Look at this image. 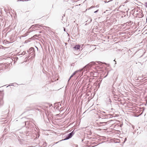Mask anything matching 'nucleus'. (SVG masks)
Wrapping results in <instances>:
<instances>
[{
  "label": "nucleus",
  "instance_id": "f257e3e1",
  "mask_svg": "<svg viewBox=\"0 0 147 147\" xmlns=\"http://www.w3.org/2000/svg\"><path fill=\"white\" fill-rule=\"evenodd\" d=\"M75 132L74 131L68 134L66 137V138L64 140H67L71 138L72 136L74 134Z\"/></svg>",
  "mask_w": 147,
  "mask_h": 147
},
{
  "label": "nucleus",
  "instance_id": "f03ea898",
  "mask_svg": "<svg viewBox=\"0 0 147 147\" xmlns=\"http://www.w3.org/2000/svg\"><path fill=\"white\" fill-rule=\"evenodd\" d=\"M92 63H89L87 65H86L82 69H82V71L84 70L85 71H87L88 69L89 68L91 67V65L92 64Z\"/></svg>",
  "mask_w": 147,
  "mask_h": 147
},
{
  "label": "nucleus",
  "instance_id": "7ed1b4c3",
  "mask_svg": "<svg viewBox=\"0 0 147 147\" xmlns=\"http://www.w3.org/2000/svg\"><path fill=\"white\" fill-rule=\"evenodd\" d=\"M41 25H39L38 24H36L35 25H32L31 26V28H33L34 27H35L36 28H39L40 27V26H41Z\"/></svg>",
  "mask_w": 147,
  "mask_h": 147
},
{
  "label": "nucleus",
  "instance_id": "20e7f679",
  "mask_svg": "<svg viewBox=\"0 0 147 147\" xmlns=\"http://www.w3.org/2000/svg\"><path fill=\"white\" fill-rule=\"evenodd\" d=\"M82 69H80L76 71L72 74L71 76L73 77L76 74V73H78V71H82Z\"/></svg>",
  "mask_w": 147,
  "mask_h": 147
},
{
  "label": "nucleus",
  "instance_id": "39448f33",
  "mask_svg": "<svg viewBox=\"0 0 147 147\" xmlns=\"http://www.w3.org/2000/svg\"><path fill=\"white\" fill-rule=\"evenodd\" d=\"M80 45H76L74 47V48L75 50H78L80 49Z\"/></svg>",
  "mask_w": 147,
  "mask_h": 147
},
{
  "label": "nucleus",
  "instance_id": "423d86ee",
  "mask_svg": "<svg viewBox=\"0 0 147 147\" xmlns=\"http://www.w3.org/2000/svg\"><path fill=\"white\" fill-rule=\"evenodd\" d=\"M30 50L31 51H32V52H33L34 50V48H31L30 49Z\"/></svg>",
  "mask_w": 147,
  "mask_h": 147
},
{
  "label": "nucleus",
  "instance_id": "0eeeda50",
  "mask_svg": "<svg viewBox=\"0 0 147 147\" xmlns=\"http://www.w3.org/2000/svg\"><path fill=\"white\" fill-rule=\"evenodd\" d=\"M92 64L91 65V66H92L93 65H94L95 64V62H91L90 63H92Z\"/></svg>",
  "mask_w": 147,
  "mask_h": 147
},
{
  "label": "nucleus",
  "instance_id": "6e6552de",
  "mask_svg": "<svg viewBox=\"0 0 147 147\" xmlns=\"http://www.w3.org/2000/svg\"><path fill=\"white\" fill-rule=\"evenodd\" d=\"M107 119V118H104V119H103V120H103V121H106V120Z\"/></svg>",
  "mask_w": 147,
  "mask_h": 147
},
{
  "label": "nucleus",
  "instance_id": "1a4fd4ad",
  "mask_svg": "<svg viewBox=\"0 0 147 147\" xmlns=\"http://www.w3.org/2000/svg\"><path fill=\"white\" fill-rule=\"evenodd\" d=\"M73 146L74 147H78V145H74Z\"/></svg>",
  "mask_w": 147,
  "mask_h": 147
},
{
  "label": "nucleus",
  "instance_id": "9d476101",
  "mask_svg": "<svg viewBox=\"0 0 147 147\" xmlns=\"http://www.w3.org/2000/svg\"><path fill=\"white\" fill-rule=\"evenodd\" d=\"M25 52H23L22 53V54L23 55H25Z\"/></svg>",
  "mask_w": 147,
  "mask_h": 147
},
{
  "label": "nucleus",
  "instance_id": "9b49d317",
  "mask_svg": "<svg viewBox=\"0 0 147 147\" xmlns=\"http://www.w3.org/2000/svg\"><path fill=\"white\" fill-rule=\"evenodd\" d=\"M100 123L101 124H102V123H106V122H101Z\"/></svg>",
  "mask_w": 147,
  "mask_h": 147
},
{
  "label": "nucleus",
  "instance_id": "f8f14e48",
  "mask_svg": "<svg viewBox=\"0 0 147 147\" xmlns=\"http://www.w3.org/2000/svg\"><path fill=\"white\" fill-rule=\"evenodd\" d=\"M72 77L71 76H70V78H69V80H68V81H69L70 80V79H71V78Z\"/></svg>",
  "mask_w": 147,
  "mask_h": 147
},
{
  "label": "nucleus",
  "instance_id": "ddd939ff",
  "mask_svg": "<svg viewBox=\"0 0 147 147\" xmlns=\"http://www.w3.org/2000/svg\"><path fill=\"white\" fill-rule=\"evenodd\" d=\"M72 77L71 76H70V78H69V80H68V81H69L70 80V79H71V78Z\"/></svg>",
  "mask_w": 147,
  "mask_h": 147
},
{
  "label": "nucleus",
  "instance_id": "4468645a",
  "mask_svg": "<svg viewBox=\"0 0 147 147\" xmlns=\"http://www.w3.org/2000/svg\"><path fill=\"white\" fill-rule=\"evenodd\" d=\"M98 11V10H97L96 11H94V13H96Z\"/></svg>",
  "mask_w": 147,
  "mask_h": 147
},
{
  "label": "nucleus",
  "instance_id": "2eb2a0df",
  "mask_svg": "<svg viewBox=\"0 0 147 147\" xmlns=\"http://www.w3.org/2000/svg\"><path fill=\"white\" fill-rule=\"evenodd\" d=\"M27 34H26V35L25 36H27ZM22 36V37H24V36H22H22Z\"/></svg>",
  "mask_w": 147,
  "mask_h": 147
},
{
  "label": "nucleus",
  "instance_id": "dca6fc26",
  "mask_svg": "<svg viewBox=\"0 0 147 147\" xmlns=\"http://www.w3.org/2000/svg\"><path fill=\"white\" fill-rule=\"evenodd\" d=\"M64 30L65 31V29L64 28Z\"/></svg>",
  "mask_w": 147,
  "mask_h": 147
},
{
  "label": "nucleus",
  "instance_id": "f3484780",
  "mask_svg": "<svg viewBox=\"0 0 147 147\" xmlns=\"http://www.w3.org/2000/svg\"><path fill=\"white\" fill-rule=\"evenodd\" d=\"M136 10V12H137V11H138V10H137V9H136V10ZM135 11H134V12H135Z\"/></svg>",
  "mask_w": 147,
  "mask_h": 147
},
{
  "label": "nucleus",
  "instance_id": "a211bd4d",
  "mask_svg": "<svg viewBox=\"0 0 147 147\" xmlns=\"http://www.w3.org/2000/svg\"><path fill=\"white\" fill-rule=\"evenodd\" d=\"M37 36V35H34V36Z\"/></svg>",
  "mask_w": 147,
  "mask_h": 147
},
{
  "label": "nucleus",
  "instance_id": "6ab92c4d",
  "mask_svg": "<svg viewBox=\"0 0 147 147\" xmlns=\"http://www.w3.org/2000/svg\"><path fill=\"white\" fill-rule=\"evenodd\" d=\"M4 11H5V12H6V10H5V9H4Z\"/></svg>",
  "mask_w": 147,
  "mask_h": 147
},
{
  "label": "nucleus",
  "instance_id": "aec40b11",
  "mask_svg": "<svg viewBox=\"0 0 147 147\" xmlns=\"http://www.w3.org/2000/svg\"><path fill=\"white\" fill-rule=\"evenodd\" d=\"M141 12H142V10H141V11H140V13H141Z\"/></svg>",
  "mask_w": 147,
  "mask_h": 147
},
{
  "label": "nucleus",
  "instance_id": "412c9836",
  "mask_svg": "<svg viewBox=\"0 0 147 147\" xmlns=\"http://www.w3.org/2000/svg\"><path fill=\"white\" fill-rule=\"evenodd\" d=\"M141 14H142V15H141V17H142V15H143V14H142V13H141Z\"/></svg>",
  "mask_w": 147,
  "mask_h": 147
},
{
  "label": "nucleus",
  "instance_id": "4be33fe9",
  "mask_svg": "<svg viewBox=\"0 0 147 147\" xmlns=\"http://www.w3.org/2000/svg\"><path fill=\"white\" fill-rule=\"evenodd\" d=\"M126 140V138H125V140Z\"/></svg>",
  "mask_w": 147,
  "mask_h": 147
},
{
  "label": "nucleus",
  "instance_id": "5701e85b",
  "mask_svg": "<svg viewBox=\"0 0 147 147\" xmlns=\"http://www.w3.org/2000/svg\"><path fill=\"white\" fill-rule=\"evenodd\" d=\"M92 21V20L91 19V20H90V22H91Z\"/></svg>",
  "mask_w": 147,
  "mask_h": 147
},
{
  "label": "nucleus",
  "instance_id": "b1692460",
  "mask_svg": "<svg viewBox=\"0 0 147 147\" xmlns=\"http://www.w3.org/2000/svg\"><path fill=\"white\" fill-rule=\"evenodd\" d=\"M71 66H72L73 65V64H72L71 65Z\"/></svg>",
  "mask_w": 147,
  "mask_h": 147
}]
</instances>
